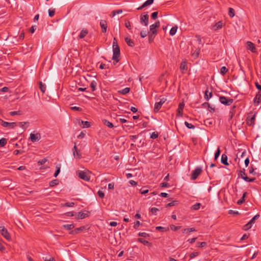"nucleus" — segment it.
I'll return each instance as SVG.
<instances>
[{"mask_svg": "<svg viewBox=\"0 0 261 261\" xmlns=\"http://www.w3.org/2000/svg\"><path fill=\"white\" fill-rule=\"evenodd\" d=\"M113 55L112 59H115L117 58V56L120 57V48L118 44L117 41L115 38H114L113 42Z\"/></svg>", "mask_w": 261, "mask_h": 261, "instance_id": "1", "label": "nucleus"}, {"mask_svg": "<svg viewBox=\"0 0 261 261\" xmlns=\"http://www.w3.org/2000/svg\"><path fill=\"white\" fill-rule=\"evenodd\" d=\"M256 112H250L246 118V123L248 125L253 126L255 123Z\"/></svg>", "mask_w": 261, "mask_h": 261, "instance_id": "2", "label": "nucleus"}, {"mask_svg": "<svg viewBox=\"0 0 261 261\" xmlns=\"http://www.w3.org/2000/svg\"><path fill=\"white\" fill-rule=\"evenodd\" d=\"M219 100L221 103L225 106H230L233 101V99L232 98H227L224 96H220Z\"/></svg>", "mask_w": 261, "mask_h": 261, "instance_id": "3", "label": "nucleus"}, {"mask_svg": "<svg viewBox=\"0 0 261 261\" xmlns=\"http://www.w3.org/2000/svg\"><path fill=\"white\" fill-rule=\"evenodd\" d=\"M149 21V16L147 13H144V14H142L140 16V23L144 25L145 26H147L148 24Z\"/></svg>", "mask_w": 261, "mask_h": 261, "instance_id": "4", "label": "nucleus"}, {"mask_svg": "<svg viewBox=\"0 0 261 261\" xmlns=\"http://www.w3.org/2000/svg\"><path fill=\"white\" fill-rule=\"evenodd\" d=\"M202 168L201 167H197L196 169L193 171L191 174V179L195 180L198 176L201 173Z\"/></svg>", "mask_w": 261, "mask_h": 261, "instance_id": "5", "label": "nucleus"}, {"mask_svg": "<svg viewBox=\"0 0 261 261\" xmlns=\"http://www.w3.org/2000/svg\"><path fill=\"white\" fill-rule=\"evenodd\" d=\"M166 101V99L163 98L160 99L159 102H156L154 104L153 111L154 113H157L159 110L161 108L162 106Z\"/></svg>", "mask_w": 261, "mask_h": 261, "instance_id": "6", "label": "nucleus"}, {"mask_svg": "<svg viewBox=\"0 0 261 261\" xmlns=\"http://www.w3.org/2000/svg\"><path fill=\"white\" fill-rule=\"evenodd\" d=\"M0 233L7 240L9 241L11 240V236L9 233L7 229L4 227L0 226Z\"/></svg>", "mask_w": 261, "mask_h": 261, "instance_id": "7", "label": "nucleus"}, {"mask_svg": "<svg viewBox=\"0 0 261 261\" xmlns=\"http://www.w3.org/2000/svg\"><path fill=\"white\" fill-rule=\"evenodd\" d=\"M77 175L80 178H81L85 181H89L90 180V176L87 174V173L86 172H85L84 171H79Z\"/></svg>", "mask_w": 261, "mask_h": 261, "instance_id": "8", "label": "nucleus"}, {"mask_svg": "<svg viewBox=\"0 0 261 261\" xmlns=\"http://www.w3.org/2000/svg\"><path fill=\"white\" fill-rule=\"evenodd\" d=\"M30 139L32 142L34 143L40 140L41 139V135L39 133H37L36 134L31 133L30 134Z\"/></svg>", "mask_w": 261, "mask_h": 261, "instance_id": "9", "label": "nucleus"}, {"mask_svg": "<svg viewBox=\"0 0 261 261\" xmlns=\"http://www.w3.org/2000/svg\"><path fill=\"white\" fill-rule=\"evenodd\" d=\"M0 121L1 122V124L3 127H10L11 128H14L16 126L17 124L16 122H8L4 121L2 119H0Z\"/></svg>", "mask_w": 261, "mask_h": 261, "instance_id": "10", "label": "nucleus"}, {"mask_svg": "<svg viewBox=\"0 0 261 261\" xmlns=\"http://www.w3.org/2000/svg\"><path fill=\"white\" fill-rule=\"evenodd\" d=\"M184 106H185V104L183 102L179 103V104L178 105V109L177 110V113H176L177 116H180V117L182 116Z\"/></svg>", "mask_w": 261, "mask_h": 261, "instance_id": "11", "label": "nucleus"}, {"mask_svg": "<svg viewBox=\"0 0 261 261\" xmlns=\"http://www.w3.org/2000/svg\"><path fill=\"white\" fill-rule=\"evenodd\" d=\"M247 48L248 50H250L252 53L256 52V48L254 44L250 41H248L247 42Z\"/></svg>", "mask_w": 261, "mask_h": 261, "instance_id": "12", "label": "nucleus"}, {"mask_svg": "<svg viewBox=\"0 0 261 261\" xmlns=\"http://www.w3.org/2000/svg\"><path fill=\"white\" fill-rule=\"evenodd\" d=\"M261 102V91H258L256 94L255 97L254 98V103L255 105H258Z\"/></svg>", "mask_w": 261, "mask_h": 261, "instance_id": "13", "label": "nucleus"}, {"mask_svg": "<svg viewBox=\"0 0 261 261\" xmlns=\"http://www.w3.org/2000/svg\"><path fill=\"white\" fill-rule=\"evenodd\" d=\"M100 26L102 30V32L103 33H106L107 29V22L105 20H101L100 21Z\"/></svg>", "mask_w": 261, "mask_h": 261, "instance_id": "14", "label": "nucleus"}, {"mask_svg": "<svg viewBox=\"0 0 261 261\" xmlns=\"http://www.w3.org/2000/svg\"><path fill=\"white\" fill-rule=\"evenodd\" d=\"M89 32L87 29H83L80 32L79 35V38L83 39L87 36Z\"/></svg>", "mask_w": 261, "mask_h": 261, "instance_id": "15", "label": "nucleus"}, {"mask_svg": "<svg viewBox=\"0 0 261 261\" xmlns=\"http://www.w3.org/2000/svg\"><path fill=\"white\" fill-rule=\"evenodd\" d=\"M85 229V226H81L79 228H75L74 230H71L70 232V234H74L80 233L81 231Z\"/></svg>", "mask_w": 261, "mask_h": 261, "instance_id": "16", "label": "nucleus"}, {"mask_svg": "<svg viewBox=\"0 0 261 261\" xmlns=\"http://www.w3.org/2000/svg\"><path fill=\"white\" fill-rule=\"evenodd\" d=\"M20 127L23 128L24 130H25L27 127H28L30 125V123L28 121L27 122H20L18 123Z\"/></svg>", "mask_w": 261, "mask_h": 261, "instance_id": "17", "label": "nucleus"}, {"mask_svg": "<svg viewBox=\"0 0 261 261\" xmlns=\"http://www.w3.org/2000/svg\"><path fill=\"white\" fill-rule=\"evenodd\" d=\"M88 213H89V212H87V213H82V212H79L78 213V215H77V217H76L75 218L76 219H83L85 218H86V217L88 216Z\"/></svg>", "mask_w": 261, "mask_h": 261, "instance_id": "18", "label": "nucleus"}, {"mask_svg": "<svg viewBox=\"0 0 261 261\" xmlns=\"http://www.w3.org/2000/svg\"><path fill=\"white\" fill-rule=\"evenodd\" d=\"M156 27H155L153 24L150 25L149 27V33L154 34V35H156L158 31L156 30Z\"/></svg>", "mask_w": 261, "mask_h": 261, "instance_id": "19", "label": "nucleus"}, {"mask_svg": "<svg viewBox=\"0 0 261 261\" xmlns=\"http://www.w3.org/2000/svg\"><path fill=\"white\" fill-rule=\"evenodd\" d=\"M221 163L225 165H228L227 162V156L225 154H223L221 156Z\"/></svg>", "mask_w": 261, "mask_h": 261, "instance_id": "20", "label": "nucleus"}, {"mask_svg": "<svg viewBox=\"0 0 261 261\" xmlns=\"http://www.w3.org/2000/svg\"><path fill=\"white\" fill-rule=\"evenodd\" d=\"M125 41L129 46L134 47L135 46L134 41L127 37L125 38Z\"/></svg>", "mask_w": 261, "mask_h": 261, "instance_id": "21", "label": "nucleus"}, {"mask_svg": "<svg viewBox=\"0 0 261 261\" xmlns=\"http://www.w3.org/2000/svg\"><path fill=\"white\" fill-rule=\"evenodd\" d=\"M137 241H138V242L142 243L144 245H147V246L151 245V243L150 242H149L148 241L144 240L143 238H138L137 239Z\"/></svg>", "mask_w": 261, "mask_h": 261, "instance_id": "22", "label": "nucleus"}, {"mask_svg": "<svg viewBox=\"0 0 261 261\" xmlns=\"http://www.w3.org/2000/svg\"><path fill=\"white\" fill-rule=\"evenodd\" d=\"M248 194L247 192H245L243 193V196L241 198V199L239 200L238 201H237V204H239V205H241L243 203H244L245 201V197L246 196V195Z\"/></svg>", "mask_w": 261, "mask_h": 261, "instance_id": "23", "label": "nucleus"}, {"mask_svg": "<svg viewBox=\"0 0 261 261\" xmlns=\"http://www.w3.org/2000/svg\"><path fill=\"white\" fill-rule=\"evenodd\" d=\"M213 94L212 92L208 93V90H206L204 92V98L205 100H208L212 97Z\"/></svg>", "mask_w": 261, "mask_h": 261, "instance_id": "24", "label": "nucleus"}, {"mask_svg": "<svg viewBox=\"0 0 261 261\" xmlns=\"http://www.w3.org/2000/svg\"><path fill=\"white\" fill-rule=\"evenodd\" d=\"M223 25V22L221 21H219L217 22L215 25L213 27L215 30L220 29L222 28Z\"/></svg>", "mask_w": 261, "mask_h": 261, "instance_id": "25", "label": "nucleus"}, {"mask_svg": "<svg viewBox=\"0 0 261 261\" xmlns=\"http://www.w3.org/2000/svg\"><path fill=\"white\" fill-rule=\"evenodd\" d=\"M102 122L105 125L107 126L109 128H112L114 127L113 123L106 119L102 120Z\"/></svg>", "mask_w": 261, "mask_h": 261, "instance_id": "26", "label": "nucleus"}, {"mask_svg": "<svg viewBox=\"0 0 261 261\" xmlns=\"http://www.w3.org/2000/svg\"><path fill=\"white\" fill-rule=\"evenodd\" d=\"M129 91H130V88L126 87L121 90L119 91L118 92L120 94L125 95V94L128 93L129 92Z\"/></svg>", "mask_w": 261, "mask_h": 261, "instance_id": "27", "label": "nucleus"}, {"mask_svg": "<svg viewBox=\"0 0 261 261\" xmlns=\"http://www.w3.org/2000/svg\"><path fill=\"white\" fill-rule=\"evenodd\" d=\"M63 227L66 230H71L74 227V225L73 224H64L63 225Z\"/></svg>", "mask_w": 261, "mask_h": 261, "instance_id": "28", "label": "nucleus"}, {"mask_svg": "<svg viewBox=\"0 0 261 261\" xmlns=\"http://www.w3.org/2000/svg\"><path fill=\"white\" fill-rule=\"evenodd\" d=\"M155 229L158 230V231H162V232H165V231H167L168 230H169V228L168 227H162V226H156L155 227Z\"/></svg>", "mask_w": 261, "mask_h": 261, "instance_id": "29", "label": "nucleus"}, {"mask_svg": "<svg viewBox=\"0 0 261 261\" xmlns=\"http://www.w3.org/2000/svg\"><path fill=\"white\" fill-rule=\"evenodd\" d=\"M39 88L42 93H44L46 90V86L44 84H43L41 82H39Z\"/></svg>", "mask_w": 261, "mask_h": 261, "instance_id": "30", "label": "nucleus"}, {"mask_svg": "<svg viewBox=\"0 0 261 261\" xmlns=\"http://www.w3.org/2000/svg\"><path fill=\"white\" fill-rule=\"evenodd\" d=\"M59 182L58 179H54L49 182V186L51 187H54L55 186H57L59 184Z\"/></svg>", "mask_w": 261, "mask_h": 261, "instance_id": "31", "label": "nucleus"}, {"mask_svg": "<svg viewBox=\"0 0 261 261\" xmlns=\"http://www.w3.org/2000/svg\"><path fill=\"white\" fill-rule=\"evenodd\" d=\"M182 231V233H188V232L195 231L196 229L194 227H191V228L184 229Z\"/></svg>", "mask_w": 261, "mask_h": 261, "instance_id": "32", "label": "nucleus"}, {"mask_svg": "<svg viewBox=\"0 0 261 261\" xmlns=\"http://www.w3.org/2000/svg\"><path fill=\"white\" fill-rule=\"evenodd\" d=\"M56 170L54 173V176L55 177H56L58 175V174L60 173L61 165L60 164L57 165L56 166Z\"/></svg>", "mask_w": 261, "mask_h": 261, "instance_id": "33", "label": "nucleus"}, {"mask_svg": "<svg viewBox=\"0 0 261 261\" xmlns=\"http://www.w3.org/2000/svg\"><path fill=\"white\" fill-rule=\"evenodd\" d=\"M97 86V83L95 81H93L91 82L90 84V87L92 89V91H94L96 90V87Z\"/></svg>", "mask_w": 261, "mask_h": 261, "instance_id": "34", "label": "nucleus"}, {"mask_svg": "<svg viewBox=\"0 0 261 261\" xmlns=\"http://www.w3.org/2000/svg\"><path fill=\"white\" fill-rule=\"evenodd\" d=\"M252 224L250 223V222L249 221L248 223H247L246 224H245L243 227V229L244 230H247L248 229H249L250 228H251L252 227Z\"/></svg>", "mask_w": 261, "mask_h": 261, "instance_id": "35", "label": "nucleus"}, {"mask_svg": "<svg viewBox=\"0 0 261 261\" xmlns=\"http://www.w3.org/2000/svg\"><path fill=\"white\" fill-rule=\"evenodd\" d=\"M227 71H228V69L225 66L222 67L220 69V73L223 75H225L227 73Z\"/></svg>", "mask_w": 261, "mask_h": 261, "instance_id": "36", "label": "nucleus"}, {"mask_svg": "<svg viewBox=\"0 0 261 261\" xmlns=\"http://www.w3.org/2000/svg\"><path fill=\"white\" fill-rule=\"evenodd\" d=\"M121 13H122V10L121 9L114 10L112 12L111 16L114 17L116 14H120Z\"/></svg>", "mask_w": 261, "mask_h": 261, "instance_id": "37", "label": "nucleus"}, {"mask_svg": "<svg viewBox=\"0 0 261 261\" xmlns=\"http://www.w3.org/2000/svg\"><path fill=\"white\" fill-rule=\"evenodd\" d=\"M177 27L176 26L172 27L170 31V34L171 36L174 35L177 31Z\"/></svg>", "mask_w": 261, "mask_h": 261, "instance_id": "38", "label": "nucleus"}, {"mask_svg": "<svg viewBox=\"0 0 261 261\" xmlns=\"http://www.w3.org/2000/svg\"><path fill=\"white\" fill-rule=\"evenodd\" d=\"M7 142V139L5 138H2L0 139V147L4 146Z\"/></svg>", "mask_w": 261, "mask_h": 261, "instance_id": "39", "label": "nucleus"}, {"mask_svg": "<svg viewBox=\"0 0 261 261\" xmlns=\"http://www.w3.org/2000/svg\"><path fill=\"white\" fill-rule=\"evenodd\" d=\"M148 33L149 32L147 30H142L140 32V36L142 38H145Z\"/></svg>", "mask_w": 261, "mask_h": 261, "instance_id": "40", "label": "nucleus"}, {"mask_svg": "<svg viewBox=\"0 0 261 261\" xmlns=\"http://www.w3.org/2000/svg\"><path fill=\"white\" fill-rule=\"evenodd\" d=\"M180 68L181 70H187V64H186V62H182L180 63Z\"/></svg>", "mask_w": 261, "mask_h": 261, "instance_id": "41", "label": "nucleus"}, {"mask_svg": "<svg viewBox=\"0 0 261 261\" xmlns=\"http://www.w3.org/2000/svg\"><path fill=\"white\" fill-rule=\"evenodd\" d=\"M206 245L207 243L205 242H197L196 246L199 248H202L206 246Z\"/></svg>", "mask_w": 261, "mask_h": 261, "instance_id": "42", "label": "nucleus"}, {"mask_svg": "<svg viewBox=\"0 0 261 261\" xmlns=\"http://www.w3.org/2000/svg\"><path fill=\"white\" fill-rule=\"evenodd\" d=\"M154 34L148 33V41L149 43H151L153 41V39L155 37Z\"/></svg>", "mask_w": 261, "mask_h": 261, "instance_id": "43", "label": "nucleus"}, {"mask_svg": "<svg viewBox=\"0 0 261 261\" xmlns=\"http://www.w3.org/2000/svg\"><path fill=\"white\" fill-rule=\"evenodd\" d=\"M200 206H201V203H196V204L192 205V209L194 210H198L200 207Z\"/></svg>", "mask_w": 261, "mask_h": 261, "instance_id": "44", "label": "nucleus"}, {"mask_svg": "<svg viewBox=\"0 0 261 261\" xmlns=\"http://www.w3.org/2000/svg\"><path fill=\"white\" fill-rule=\"evenodd\" d=\"M228 14L230 17H233L234 16V10L233 8H229Z\"/></svg>", "mask_w": 261, "mask_h": 261, "instance_id": "45", "label": "nucleus"}, {"mask_svg": "<svg viewBox=\"0 0 261 261\" xmlns=\"http://www.w3.org/2000/svg\"><path fill=\"white\" fill-rule=\"evenodd\" d=\"M125 26L128 30H131V29H132L131 23L128 20H125Z\"/></svg>", "mask_w": 261, "mask_h": 261, "instance_id": "46", "label": "nucleus"}, {"mask_svg": "<svg viewBox=\"0 0 261 261\" xmlns=\"http://www.w3.org/2000/svg\"><path fill=\"white\" fill-rule=\"evenodd\" d=\"M259 214H257L256 215H255L250 221V223H251L252 224H254L255 222V220L256 219H257L258 218H259Z\"/></svg>", "mask_w": 261, "mask_h": 261, "instance_id": "47", "label": "nucleus"}, {"mask_svg": "<svg viewBox=\"0 0 261 261\" xmlns=\"http://www.w3.org/2000/svg\"><path fill=\"white\" fill-rule=\"evenodd\" d=\"M185 125L188 128H190V129H194L195 128V126L193 125L191 123H189V122H188L187 121H185Z\"/></svg>", "mask_w": 261, "mask_h": 261, "instance_id": "48", "label": "nucleus"}, {"mask_svg": "<svg viewBox=\"0 0 261 261\" xmlns=\"http://www.w3.org/2000/svg\"><path fill=\"white\" fill-rule=\"evenodd\" d=\"M74 157L78 159H80L82 158V153L80 150L78 149L75 151V156Z\"/></svg>", "mask_w": 261, "mask_h": 261, "instance_id": "49", "label": "nucleus"}, {"mask_svg": "<svg viewBox=\"0 0 261 261\" xmlns=\"http://www.w3.org/2000/svg\"><path fill=\"white\" fill-rule=\"evenodd\" d=\"M170 229L173 231H177L178 229L180 228V226H176L173 224H171L170 225Z\"/></svg>", "mask_w": 261, "mask_h": 261, "instance_id": "50", "label": "nucleus"}, {"mask_svg": "<svg viewBox=\"0 0 261 261\" xmlns=\"http://www.w3.org/2000/svg\"><path fill=\"white\" fill-rule=\"evenodd\" d=\"M82 123L84 125L83 127L88 128L90 126V122L87 121H82Z\"/></svg>", "mask_w": 261, "mask_h": 261, "instance_id": "51", "label": "nucleus"}, {"mask_svg": "<svg viewBox=\"0 0 261 261\" xmlns=\"http://www.w3.org/2000/svg\"><path fill=\"white\" fill-rule=\"evenodd\" d=\"M199 254V253L198 252H192L189 255V257H190V259H192V258H194L195 257L198 256Z\"/></svg>", "mask_w": 261, "mask_h": 261, "instance_id": "52", "label": "nucleus"}, {"mask_svg": "<svg viewBox=\"0 0 261 261\" xmlns=\"http://www.w3.org/2000/svg\"><path fill=\"white\" fill-rule=\"evenodd\" d=\"M220 152H221L220 149L219 147H218L217 151L215 152V158H214L215 160H216L217 159V158L219 157V156L220 154Z\"/></svg>", "mask_w": 261, "mask_h": 261, "instance_id": "53", "label": "nucleus"}, {"mask_svg": "<svg viewBox=\"0 0 261 261\" xmlns=\"http://www.w3.org/2000/svg\"><path fill=\"white\" fill-rule=\"evenodd\" d=\"M21 114V112L20 111H12V112H10V115L12 116L16 115H20Z\"/></svg>", "mask_w": 261, "mask_h": 261, "instance_id": "54", "label": "nucleus"}, {"mask_svg": "<svg viewBox=\"0 0 261 261\" xmlns=\"http://www.w3.org/2000/svg\"><path fill=\"white\" fill-rule=\"evenodd\" d=\"M243 179L247 182H253L255 180V178H249L248 176H245L244 178L243 177Z\"/></svg>", "mask_w": 261, "mask_h": 261, "instance_id": "55", "label": "nucleus"}, {"mask_svg": "<svg viewBox=\"0 0 261 261\" xmlns=\"http://www.w3.org/2000/svg\"><path fill=\"white\" fill-rule=\"evenodd\" d=\"M154 0H147L144 3V6H148L151 5L153 3Z\"/></svg>", "mask_w": 261, "mask_h": 261, "instance_id": "56", "label": "nucleus"}, {"mask_svg": "<svg viewBox=\"0 0 261 261\" xmlns=\"http://www.w3.org/2000/svg\"><path fill=\"white\" fill-rule=\"evenodd\" d=\"M138 236L144 238L149 237V234L148 233H147L146 232H139L138 233Z\"/></svg>", "mask_w": 261, "mask_h": 261, "instance_id": "57", "label": "nucleus"}, {"mask_svg": "<svg viewBox=\"0 0 261 261\" xmlns=\"http://www.w3.org/2000/svg\"><path fill=\"white\" fill-rule=\"evenodd\" d=\"M47 161V159L44 158L38 162V165H42L44 164Z\"/></svg>", "mask_w": 261, "mask_h": 261, "instance_id": "58", "label": "nucleus"}, {"mask_svg": "<svg viewBox=\"0 0 261 261\" xmlns=\"http://www.w3.org/2000/svg\"><path fill=\"white\" fill-rule=\"evenodd\" d=\"M74 205V202H66L63 205V206H67V207H72Z\"/></svg>", "mask_w": 261, "mask_h": 261, "instance_id": "59", "label": "nucleus"}, {"mask_svg": "<svg viewBox=\"0 0 261 261\" xmlns=\"http://www.w3.org/2000/svg\"><path fill=\"white\" fill-rule=\"evenodd\" d=\"M140 191L141 194H145L148 192V190L146 189L145 188L143 187L140 189Z\"/></svg>", "mask_w": 261, "mask_h": 261, "instance_id": "60", "label": "nucleus"}, {"mask_svg": "<svg viewBox=\"0 0 261 261\" xmlns=\"http://www.w3.org/2000/svg\"><path fill=\"white\" fill-rule=\"evenodd\" d=\"M55 9H52V10L49 9L48 10V15L50 17L54 16L55 15Z\"/></svg>", "mask_w": 261, "mask_h": 261, "instance_id": "61", "label": "nucleus"}, {"mask_svg": "<svg viewBox=\"0 0 261 261\" xmlns=\"http://www.w3.org/2000/svg\"><path fill=\"white\" fill-rule=\"evenodd\" d=\"M177 203V201H172V202L168 203L166 205V207H169V206H174Z\"/></svg>", "mask_w": 261, "mask_h": 261, "instance_id": "62", "label": "nucleus"}, {"mask_svg": "<svg viewBox=\"0 0 261 261\" xmlns=\"http://www.w3.org/2000/svg\"><path fill=\"white\" fill-rule=\"evenodd\" d=\"M97 194L98 196L101 198H103L105 197V193L101 190H99L98 191Z\"/></svg>", "mask_w": 261, "mask_h": 261, "instance_id": "63", "label": "nucleus"}, {"mask_svg": "<svg viewBox=\"0 0 261 261\" xmlns=\"http://www.w3.org/2000/svg\"><path fill=\"white\" fill-rule=\"evenodd\" d=\"M158 12H154L151 14V17L153 19H155L158 17Z\"/></svg>", "mask_w": 261, "mask_h": 261, "instance_id": "64", "label": "nucleus"}]
</instances>
